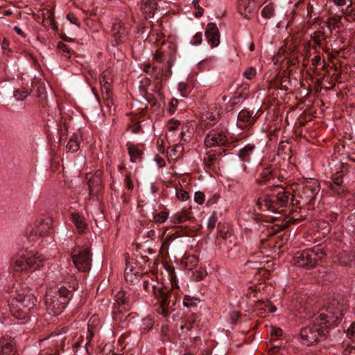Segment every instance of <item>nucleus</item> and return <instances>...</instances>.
<instances>
[{
    "mask_svg": "<svg viewBox=\"0 0 355 355\" xmlns=\"http://www.w3.org/2000/svg\"><path fill=\"white\" fill-rule=\"evenodd\" d=\"M329 35H326L323 29L313 32L311 35V40L320 48L324 49L327 40Z\"/></svg>",
    "mask_w": 355,
    "mask_h": 355,
    "instance_id": "nucleus-28",
    "label": "nucleus"
},
{
    "mask_svg": "<svg viewBox=\"0 0 355 355\" xmlns=\"http://www.w3.org/2000/svg\"><path fill=\"white\" fill-rule=\"evenodd\" d=\"M172 58L168 59L164 63L153 62V67L156 78L159 79V76L168 78L171 73V67L173 65Z\"/></svg>",
    "mask_w": 355,
    "mask_h": 355,
    "instance_id": "nucleus-19",
    "label": "nucleus"
},
{
    "mask_svg": "<svg viewBox=\"0 0 355 355\" xmlns=\"http://www.w3.org/2000/svg\"><path fill=\"white\" fill-rule=\"evenodd\" d=\"M274 8L272 5L269 4L266 6L262 11H261V15L266 18V19H270L273 17L274 15Z\"/></svg>",
    "mask_w": 355,
    "mask_h": 355,
    "instance_id": "nucleus-42",
    "label": "nucleus"
},
{
    "mask_svg": "<svg viewBox=\"0 0 355 355\" xmlns=\"http://www.w3.org/2000/svg\"><path fill=\"white\" fill-rule=\"evenodd\" d=\"M128 150L131 162H135L137 160H141L142 158L143 152L139 149L136 145L128 144Z\"/></svg>",
    "mask_w": 355,
    "mask_h": 355,
    "instance_id": "nucleus-30",
    "label": "nucleus"
},
{
    "mask_svg": "<svg viewBox=\"0 0 355 355\" xmlns=\"http://www.w3.org/2000/svg\"><path fill=\"white\" fill-rule=\"evenodd\" d=\"M325 255L324 248L320 245L297 251L293 257L294 265L310 270L314 268Z\"/></svg>",
    "mask_w": 355,
    "mask_h": 355,
    "instance_id": "nucleus-4",
    "label": "nucleus"
},
{
    "mask_svg": "<svg viewBox=\"0 0 355 355\" xmlns=\"http://www.w3.org/2000/svg\"><path fill=\"white\" fill-rule=\"evenodd\" d=\"M330 329L324 323L321 322L317 315L313 317L309 324L303 327L300 331V338L306 345H311L328 337Z\"/></svg>",
    "mask_w": 355,
    "mask_h": 355,
    "instance_id": "nucleus-3",
    "label": "nucleus"
},
{
    "mask_svg": "<svg viewBox=\"0 0 355 355\" xmlns=\"http://www.w3.org/2000/svg\"><path fill=\"white\" fill-rule=\"evenodd\" d=\"M218 159L215 154H207L203 159L205 167L207 169H214L218 166Z\"/></svg>",
    "mask_w": 355,
    "mask_h": 355,
    "instance_id": "nucleus-32",
    "label": "nucleus"
},
{
    "mask_svg": "<svg viewBox=\"0 0 355 355\" xmlns=\"http://www.w3.org/2000/svg\"><path fill=\"white\" fill-rule=\"evenodd\" d=\"M37 96L41 100H45L46 98V91L45 85L43 83H40L37 87Z\"/></svg>",
    "mask_w": 355,
    "mask_h": 355,
    "instance_id": "nucleus-46",
    "label": "nucleus"
},
{
    "mask_svg": "<svg viewBox=\"0 0 355 355\" xmlns=\"http://www.w3.org/2000/svg\"><path fill=\"white\" fill-rule=\"evenodd\" d=\"M129 129L130 130V131L135 134H137L139 132H140L141 130V126L140 125V123L139 122L137 123H135L134 124H132L130 125H129Z\"/></svg>",
    "mask_w": 355,
    "mask_h": 355,
    "instance_id": "nucleus-59",
    "label": "nucleus"
},
{
    "mask_svg": "<svg viewBox=\"0 0 355 355\" xmlns=\"http://www.w3.org/2000/svg\"><path fill=\"white\" fill-rule=\"evenodd\" d=\"M71 258L75 267L78 270L87 272L92 267V254L87 247H81L75 249L71 252Z\"/></svg>",
    "mask_w": 355,
    "mask_h": 355,
    "instance_id": "nucleus-9",
    "label": "nucleus"
},
{
    "mask_svg": "<svg viewBox=\"0 0 355 355\" xmlns=\"http://www.w3.org/2000/svg\"><path fill=\"white\" fill-rule=\"evenodd\" d=\"M202 41V35L201 33H196L193 38L191 44L193 45L200 44Z\"/></svg>",
    "mask_w": 355,
    "mask_h": 355,
    "instance_id": "nucleus-57",
    "label": "nucleus"
},
{
    "mask_svg": "<svg viewBox=\"0 0 355 355\" xmlns=\"http://www.w3.org/2000/svg\"><path fill=\"white\" fill-rule=\"evenodd\" d=\"M71 218L72 222L75 224L78 232L80 234L83 233L87 226L85 217L79 214L72 213L71 214Z\"/></svg>",
    "mask_w": 355,
    "mask_h": 355,
    "instance_id": "nucleus-29",
    "label": "nucleus"
},
{
    "mask_svg": "<svg viewBox=\"0 0 355 355\" xmlns=\"http://www.w3.org/2000/svg\"><path fill=\"white\" fill-rule=\"evenodd\" d=\"M205 196L201 191H197L194 195V200L198 205H202L205 202Z\"/></svg>",
    "mask_w": 355,
    "mask_h": 355,
    "instance_id": "nucleus-52",
    "label": "nucleus"
},
{
    "mask_svg": "<svg viewBox=\"0 0 355 355\" xmlns=\"http://www.w3.org/2000/svg\"><path fill=\"white\" fill-rule=\"evenodd\" d=\"M291 199V193L279 185L266 191L256 202L262 215L269 213L280 214L281 209L286 207Z\"/></svg>",
    "mask_w": 355,
    "mask_h": 355,
    "instance_id": "nucleus-1",
    "label": "nucleus"
},
{
    "mask_svg": "<svg viewBox=\"0 0 355 355\" xmlns=\"http://www.w3.org/2000/svg\"><path fill=\"white\" fill-rule=\"evenodd\" d=\"M68 131V124L64 121L60 127V138L64 139Z\"/></svg>",
    "mask_w": 355,
    "mask_h": 355,
    "instance_id": "nucleus-58",
    "label": "nucleus"
},
{
    "mask_svg": "<svg viewBox=\"0 0 355 355\" xmlns=\"http://www.w3.org/2000/svg\"><path fill=\"white\" fill-rule=\"evenodd\" d=\"M114 300L118 307H114V318L116 320V311L122 312L125 310L127 306H129V302L126 294L123 291H120L114 296Z\"/></svg>",
    "mask_w": 355,
    "mask_h": 355,
    "instance_id": "nucleus-22",
    "label": "nucleus"
},
{
    "mask_svg": "<svg viewBox=\"0 0 355 355\" xmlns=\"http://www.w3.org/2000/svg\"><path fill=\"white\" fill-rule=\"evenodd\" d=\"M57 49L59 50L60 53L66 58H69L71 56L70 49L68 46L62 43V42H59L57 44Z\"/></svg>",
    "mask_w": 355,
    "mask_h": 355,
    "instance_id": "nucleus-39",
    "label": "nucleus"
},
{
    "mask_svg": "<svg viewBox=\"0 0 355 355\" xmlns=\"http://www.w3.org/2000/svg\"><path fill=\"white\" fill-rule=\"evenodd\" d=\"M199 300L190 295H184L183 304L186 307L196 306Z\"/></svg>",
    "mask_w": 355,
    "mask_h": 355,
    "instance_id": "nucleus-40",
    "label": "nucleus"
},
{
    "mask_svg": "<svg viewBox=\"0 0 355 355\" xmlns=\"http://www.w3.org/2000/svg\"><path fill=\"white\" fill-rule=\"evenodd\" d=\"M44 264V256L38 252L25 250L16 254L11 266L17 272H33L40 269Z\"/></svg>",
    "mask_w": 355,
    "mask_h": 355,
    "instance_id": "nucleus-2",
    "label": "nucleus"
},
{
    "mask_svg": "<svg viewBox=\"0 0 355 355\" xmlns=\"http://www.w3.org/2000/svg\"><path fill=\"white\" fill-rule=\"evenodd\" d=\"M46 304L47 309L51 313L59 315L65 309L67 304L66 303V300H61L58 295H46Z\"/></svg>",
    "mask_w": 355,
    "mask_h": 355,
    "instance_id": "nucleus-14",
    "label": "nucleus"
},
{
    "mask_svg": "<svg viewBox=\"0 0 355 355\" xmlns=\"http://www.w3.org/2000/svg\"><path fill=\"white\" fill-rule=\"evenodd\" d=\"M262 254V252H259L251 255L245 263V266L257 270L262 268L261 264L263 262L262 259L264 258Z\"/></svg>",
    "mask_w": 355,
    "mask_h": 355,
    "instance_id": "nucleus-27",
    "label": "nucleus"
},
{
    "mask_svg": "<svg viewBox=\"0 0 355 355\" xmlns=\"http://www.w3.org/2000/svg\"><path fill=\"white\" fill-rule=\"evenodd\" d=\"M343 355H355V346L347 345L343 350Z\"/></svg>",
    "mask_w": 355,
    "mask_h": 355,
    "instance_id": "nucleus-61",
    "label": "nucleus"
},
{
    "mask_svg": "<svg viewBox=\"0 0 355 355\" xmlns=\"http://www.w3.org/2000/svg\"><path fill=\"white\" fill-rule=\"evenodd\" d=\"M205 37L207 42L212 48L216 47L220 43V33L216 24L209 23L205 30Z\"/></svg>",
    "mask_w": 355,
    "mask_h": 355,
    "instance_id": "nucleus-18",
    "label": "nucleus"
},
{
    "mask_svg": "<svg viewBox=\"0 0 355 355\" xmlns=\"http://www.w3.org/2000/svg\"><path fill=\"white\" fill-rule=\"evenodd\" d=\"M347 171L348 165L341 163L340 169L331 175V180L325 182L331 195L343 197L347 193V189L343 184V178Z\"/></svg>",
    "mask_w": 355,
    "mask_h": 355,
    "instance_id": "nucleus-6",
    "label": "nucleus"
},
{
    "mask_svg": "<svg viewBox=\"0 0 355 355\" xmlns=\"http://www.w3.org/2000/svg\"><path fill=\"white\" fill-rule=\"evenodd\" d=\"M103 172L96 171L95 173L89 178L87 187L89 189V196L91 198L94 195H97L101 192L103 187Z\"/></svg>",
    "mask_w": 355,
    "mask_h": 355,
    "instance_id": "nucleus-16",
    "label": "nucleus"
},
{
    "mask_svg": "<svg viewBox=\"0 0 355 355\" xmlns=\"http://www.w3.org/2000/svg\"><path fill=\"white\" fill-rule=\"evenodd\" d=\"M340 20L341 17L339 16L329 17L324 21V26H321V29H324V26H326L330 32L329 34H331L333 30L339 26Z\"/></svg>",
    "mask_w": 355,
    "mask_h": 355,
    "instance_id": "nucleus-31",
    "label": "nucleus"
},
{
    "mask_svg": "<svg viewBox=\"0 0 355 355\" xmlns=\"http://www.w3.org/2000/svg\"><path fill=\"white\" fill-rule=\"evenodd\" d=\"M254 0H239L238 1L239 12L245 19H251L254 12Z\"/></svg>",
    "mask_w": 355,
    "mask_h": 355,
    "instance_id": "nucleus-20",
    "label": "nucleus"
},
{
    "mask_svg": "<svg viewBox=\"0 0 355 355\" xmlns=\"http://www.w3.org/2000/svg\"><path fill=\"white\" fill-rule=\"evenodd\" d=\"M338 261L345 266L355 265V250L343 251L338 254Z\"/></svg>",
    "mask_w": 355,
    "mask_h": 355,
    "instance_id": "nucleus-26",
    "label": "nucleus"
},
{
    "mask_svg": "<svg viewBox=\"0 0 355 355\" xmlns=\"http://www.w3.org/2000/svg\"><path fill=\"white\" fill-rule=\"evenodd\" d=\"M96 321H97L98 323L99 322L98 318H96L95 316L92 317L89 319V322H88V334L87 336V340L88 343H89L91 341V340L92 339V338L94 336V329L95 327L94 322Z\"/></svg>",
    "mask_w": 355,
    "mask_h": 355,
    "instance_id": "nucleus-36",
    "label": "nucleus"
},
{
    "mask_svg": "<svg viewBox=\"0 0 355 355\" xmlns=\"http://www.w3.org/2000/svg\"><path fill=\"white\" fill-rule=\"evenodd\" d=\"M167 60L165 58L164 54L159 50H157L153 59V62H157L160 63H164Z\"/></svg>",
    "mask_w": 355,
    "mask_h": 355,
    "instance_id": "nucleus-48",
    "label": "nucleus"
},
{
    "mask_svg": "<svg viewBox=\"0 0 355 355\" xmlns=\"http://www.w3.org/2000/svg\"><path fill=\"white\" fill-rule=\"evenodd\" d=\"M270 334L272 336L279 337L282 334V330L280 328L272 327Z\"/></svg>",
    "mask_w": 355,
    "mask_h": 355,
    "instance_id": "nucleus-64",
    "label": "nucleus"
},
{
    "mask_svg": "<svg viewBox=\"0 0 355 355\" xmlns=\"http://www.w3.org/2000/svg\"><path fill=\"white\" fill-rule=\"evenodd\" d=\"M29 95V92L28 89H19L14 92V96L16 98L17 100L22 101L25 98H26Z\"/></svg>",
    "mask_w": 355,
    "mask_h": 355,
    "instance_id": "nucleus-44",
    "label": "nucleus"
},
{
    "mask_svg": "<svg viewBox=\"0 0 355 355\" xmlns=\"http://www.w3.org/2000/svg\"><path fill=\"white\" fill-rule=\"evenodd\" d=\"M124 184L125 187L129 191H132L134 188V184L133 180L131 178L130 174L128 173L125 175V180H124Z\"/></svg>",
    "mask_w": 355,
    "mask_h": 355,
    "instance_id": "nucleus-50",
    "label": "nucleus"
},
{
    "mask_svg": "<svg viewBox=\"0 0 355 355\" xmlns=\"http://www.w3.org/2000/svg\"><path fill=\"white\" fill-rule=\"evenodd\" d=\"M157 285L153 284L152 282L146 280L143 282V286L146 291L149 292L150 290L153 293L154 288H156Z\"/></svg>",
    "mask_w": 355,
    "mask_h": 355,
    "instance_id": "nucleus-54",
    "label": "nucleus"
},
{
    "mask_svg": "<svg viewBox=\"0 0 355 355\" xmlns=\"http://www.w3.org/2000/svg\"><path fill=\"white\" fill-rule=\"evenodd\" d=\"M37 300L32 293L18 294L12 301V304L16 306L19 311L23 314H28L31 310L34 309Z\"/></svg>",
    "mask_w": 355,
    "mask_h": 355,
    "instance_id": "nucleus-11",
    "label": "nucleus"
},
{
    "mask_svg": "<svg viewBox=\"0 0 355 355\" xmlns=\"http://www.w3.org/2000/svg\"><path fill=\"white\" fill-rule=\"evenodd\" d=\"M228 142L226 130H211L205 137L204 143L206 148L225 146Z\"/></svg>",
    "mask_w": 355,
    "mask_h": 355,
    "instance_id": "nucleus-12",
    "label": "nucleus"
},
{
    "mask_svg": "<svg viewBox=\"0 0 355 355\" xmlns=\"http://www.w3.org/2000/svg\"><path fill=\"white\" fill-rule=\"evenodd\" d=\"M288 58L287 57V51L284 48H281L278 52L275 54V55L273 58L274 60H276V62H279L280 60H283L284 59Z\"/></svg>",
    "mask_w": 355,
    "mask_h": 355,
    "instance_id": "nucleus-45",
    "label": "nucleus"
},
{
    "mask_svg": "<svg viewBox=\"0 0 355 355\" xmlns=\"http://www.w3.org/2000/svg\"><path fill=\"white\" fill-rule=\"evenodd\" d=\"M256 69L252 67L247 68L246 70L243 72V76L248 80L253 79L256 76Z\"/></svg>",
    "mask_w": 355,
    "mask_h": 355,
    "instance_id": "nucleus-47",
    "label": "nucleus"
},
{
    "mask_svg": "<svg viewBox=\"0 0 355 355\" xmlns=\"http://www.w3.org/2000/svg\"><path fill=\"white\" fill-rule=\"evenodd\" d=\"M192 218V216L187 211H184L173 214L171 217V220L173 223H182L187 220H191Z\"/></svg>",
    "mask_w": 355,
    "mask_h": 355,
    "instance_id": "nucleus-33",
    "label": "nucleus"
},
{
    "mask_svg": "<svg viewBox=\"0 0 355 355\" xmlns=\"http://www.w3.org/2000/svg\"><path fill=\"white\" fill-rule=\"evenodd\" d=\"M130 29V26H125L124 23L121 21L114 24L112 28L113 45H118L121 42H123L128 35Z\"/></svg>",
    "mask_w": 355,
    "mask_h": 355,
    "instance_id": "nucleus-15",
    "label": "nucleus"
},
{
    "mask_svg": "<svg viewBox=\"0 0 355 355\" xmlns=\"http://www.w3.org/2000/svg\"><path fill=\"white\" fill-rule=\"evenodd\" d=\"M67 148L72 152H76L79 148V144L78 142V137L76 135H73L67 145Z\"/></svg>",
    "mask_w": 355,
    "mask_h": 355,
    "instance_id": "nucleus-37",
    "label": "nucleus"
},
{
    "mask_svg": "<svg viewBox=\"0 0 355 355\" xmlns=\"http://www.w3.org/2000/svg\"><path fill=\"white\" fill-rule=\"evenodd\" d=\"M288 63L292 66H295L299 63L297 54L295 52L291 53V55L289 58H288Z\"/></svg>",
    "mask_w": 355,
    "mask_h": 355,
    "instance_id": "nucleus-53",
    "label": "nucleus"
},
{
    "mask_svg": "<svg viewBox=\"0 0 355 355\" xmlns=\"http://www.w3.org/2000/svg\"><path fill=\"white\" fill-rule=\"evenodd\" d=\"M255 149L256 146L254 144H248L239 150L237 155L242 162H250Z\"/></svg>",
    "mask_w": 355,
    "mask_h": 355,
    "instance_id": "nucleus-25",
    "label": "nucleus"
},
{
    "mask_svg": "<svg viewBox=\"0 0 355 355\" xmlns=\"http://www.w3.org/2000/svg\"><path fill=\"white\" fill-rule=\"evenodd\" d=\"M53 221L51 218H45L36 221L32 226L27 228L26 234L31 241H35L40 237L49 234L52 227Z\"/></svg>",
    "mask_w": 355,
    "mask_h": 355,
    "instance_id": "nucleus-10",
    "label": "nucleus"
},
{
    "mask_svg": "<svg viewBox=\"0 0 355 355\" xmlns=\"http://www.w3.org/2000/svg\"><path fill=\"white\" fill-rule=\"evenodd\" d=\"M183 236H184V234L180 231H177L176 232H175L169 236H167L166 237V239L162 242V249L167 250L170 243L173 241H174L177 238H179V237H181Z\"/></svg>",
    "mask_w": 355,
    "mask_h": 355,
    "instance_id": "nucleus-34",
    "label": "nucleus"
},
{
    "mask_svg": "<svg viewBox=\"0 0 355 355\" xmlns=\"http://www.w3.org/2000/svg\"><path fill=\"white\" fill-rule=\"evenodd\" d=\"M143 71L150 75H155L153 67V62L144 64L143 65Z\"/></svg>",
    "mask_w": 355,
    "mask_h": 355,
    "instance_id": "nucleus-56",
    "label": "nucleus"
},
{
    "mask_svg": "<svg viewBox=\"0 0 355 355\" xmlns=\"http://www.w3.org/2000/svg\"><path fill=\"white\" fill-rule=\"evenodd\" d=\"M109 71H104L100 78V83L102 87L103 96L105 99L107 106H110V104L112 103V101L110 98L112 94V78L109 77Z\"/></svg>",
    "mask_w": 355,
    "mask_h": 355,
    "instance_id": "nucleus-17",
    "label": "nucleus"
},
{
    "mask_svg": "<svg viewBox=\"0 0 355 355\" xmlns=\"http://www.w3.org/2000/svg\"><path fill=\"white\" fill-rule=\"evenodd\" d=\"M55 295H58L61 300H66V303L68 304L72 297V291H69L65 286H62Z\"/></svg>",
    "mask_w": 355,
    "mask_h": 355,
    "instance_id": "nucleus-35",
    "label": "nucleus"
},
{
    "mask_svg": "<svg viewBox=\"0 0 355 355\" xmlns=\"http://www.w3.org/2000/svg\"><path fill=\"white\" fill-rule=\"evenodd\" d=\"M345 310L346 305L344 303L333 300L330 304L325 309L322 310L317 316L320 318L321 322L329 326L331 329L340 322Z\"/></svg>",
    "mask_w": 355,
    "mask_h": 355,
    "instance_id": "nucleus-5",
    "label": "nucleus"
},
{
    "mask_svg": "<svg viewBox=\"0 0 355 355\" xmlns=\"http://www.w3.org/2000/svg\"><path fill=\"white\" fill-rule=\"evenodd\" d=\"M0 355H17L15 344L10 338L0 339Z\"/></svg>",
    "mask_w": 355,
    "mask_h": 355,
    "instance_id": "nucleus-23",
    "label": "nucleus"
},
{
    "mask_svg": "<svg viewBox=\"0 0 355 355\" xmlns=\"http://www.w3.org/2000/svg\"><path fill=\"white\" fill-rule=\"evenodd\" d=\"M166 269H167V270L169 272V279H170V281H171V286L173 288H178L179 286L178 285L177 277H176V275L175 274L174 268L171 267L170 266H168L166 268Z\"/></svg>",
    "mask_w": 355,
    "mask_h": 355,
    "instance_id": "nucleus-41",
    "label": "nucleus"
},
{
    "mask_svg": "<svg viewBox=\"0 0 355 355\" xmlns=\"http://www.w3.org/2000/svg\"><path fill=\"white\" fill-rule=\"evenodd\" d=\"M320 184L318 180H306L299 184L298 197L304 204L312 203L318 196Z\"/></svg>",
    "mask_w": 355,
    "mask_h": 355,
    "instance_id": "nucleus-8",
    "label": "nucleus"
},
{
    "mask_svg": "<svg viewBox=\"0 0 355 355\" xmlns=\"http://www.w3.org/2000/svg\"><path fill=\"white\" fill-rule=\"evenodd\" d=\"M67 19L71 23V24H73L75 25H76L77 26H80V23L78 21V18L76 17V16L72 13V12H70L67 15Z\"/></svg>",
    "mask_w": 355,
    "mask_h": 355,
    "instance_id": "nucleus-55",
    "label": "nucleus"
},
{
    "mask_svg": "<svg viewBox=\"0 0 355 355\" xmlns=\"http://www.w3.org/2000/svg\"><path fill=\"white\" fill-rule=\"evenodd\" d=\"M168 218V213L166 211L153 214V220L156 223H163Z\"/></svg>",
    "mask_w": 355,
    "mask_h": 355,
    "instance_id": "nucleus-38",
    "label": "nucleus"
},
{
    "mask_svg": "<svg viewBox=\"0 0 355 355\" xmlns=\"http://www.w3.org/2000/svg\"><path fill=\"white\" fill-rule=\"evenodd\" d=\"M153 293L155 298L160 303L163 315L167 317L169 315L168 309L176 303V295L172 293L171 288L159 284L154 288Z\"/></svg>",
    "mask_w": 355,
    "mask_h": 355,
    "instance_id": "nucleus-7",
    "label": "nucleus"
},
{
    "mask_svg": "<svg viewBox=\"0 0 355 355\" xmlns=\"http://www.w3.org/2000/svg\"><path fill=\"white\" fill-rule=\"evenodd\" d=\"M154 322L150 318H146L142 320L141 331L143 333L148 332L153 326Z\"/></svg>",
    "mask_w": 355,
    "mask_h": 355,
    "instance_id": "nucleus-43",
    "label": "nucleus"
},
{
    "mask_svg": "<svg viewBox=\"0 0 355 355\" xmlns=\"http://www.w3.org/2000/svg\"><path fill=\"white\" fill-rule=\"evenodd\" d=\"M176 197L181 201H185L189 198V195L186 191L179 189L176 190Z\"/></svg>",
    "mask_w": 355,
    "mask_h": 355,
    "instance_id": "nucleus-51",
    "label": "nucleus"
},
{
    "mask_svg": "<svg viewBox=\"0 0 355 355\" xmlns=\"http://www.w3.org/2000/svg\"><path fill=\"white\" fill-rule=\"evenodd\" d=\"M216 221H217L216 214L215 211H214L212 213V214L211 215V216L209 218V220L207 222L208 228H209L211 230L214 229L216 227Z\"/></svg>",
    "mask_w": 355,
    "mask_h": 355,
    "instance_id": "nucleus-49",
    "label": "nucleus"
},
{
    "mask_svg": "<svg viewBox=\"0 0 355 355\" xmlns=\"http://www.w3.org/2000/svg\"><path fill=\"white\" fill-rule=\"evenodd\" d=\"M270 218L275 222V225L279 227V229H286L291 223H296L300 220V218L297 217V214H295V213H293L291 216L283 217L279 219L275 216H271Z\"/></svg>",
    "mask_w": 355,
    "mask_h": 355,
    "instance_id": "nucleus-24",
    "label": "nucleus"
},
{
    "mask_svg": "<svg viewBox=\"0 0 355 355\" xmlns=\"http://www.w3.org/2000/svg\"><path fill=\"white\" fill-rule=\"evenodd\" d=\"M180 122L177 120L171 119L168 122V130L170 131L175 130L180 125Z\"/></svg>",
    "mask_w": 355,
    "mask_h": 355,
    "instance_id": "nucleus-60",
    "label": "nucleus"
},
{
    "mask_svg": "<svg viewBox=\"0 0 355 355\" xmlns=\"http://www.w3.org/2000/svg\"><path fill=\"white\" fill-rule=\"evenodd\" d=\"M347 336L349 338H352L355 336V322H352L349 327L347 329Z\"/></svg>",
    "mask_w": 355,
    "mask_h": 355,
    "instance_id": "nucleus-62",
    "label": "nucleus"
},
{
    "mask_svg": "<svg viewBox=\"0 0 355 355\" xmlns=\"http://www.w3.org/2000/svg\"><path fill=\"white\" fill-rule=\"evenodd\" d=\"M346 18L349 21L355 20V8H352L349 10L347 11L346 14Z\"/></svg>",
    "mask_w": 355,
    "mask_h": 355,
    "instance_id": "nucleus-63",
    "label": "nucleus"
},
{
    "mask_svg": "<svg viewBox=\"0 0 355 355\" xmlns=\"http://www.w3.org/2000/svg\"><path fill=\"white\" fill-rule=\"evenodd\" d=\"M275 179H277L279 182L282 181L279 180L280 176L278 168L275 166L270 165L262 170L259 178L256 180V182L258 184L270 183L275 187L279 185Z\"/></svg>",
    "mask_w": 355,
    "mask_h": 355,
    "instance_id": "nucleus-13",
    "label": "nucleus"
},
{
    "mask_svg": "<svg viewBox=\"0 0 355 355\" xmlns=\"http://www.w3.org/2000/svg\"><path fill=\"white\" fill-rule=\"evenodd\" d=\"M238 127L243 129L245 127V123L252 125L255 123L256 119L253 116V112L249 111L248 109H243L238 114Z\"/></svg>",
    "mask_w": 355,
    "mask_h": 355,
    "instance_id": "nucleus-21",
    "label": "nucleus"
}]
</instances>
